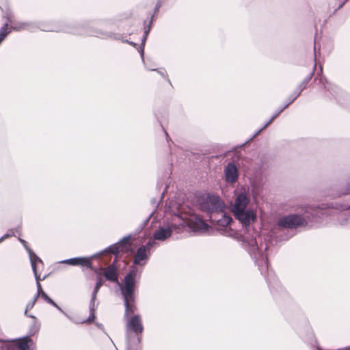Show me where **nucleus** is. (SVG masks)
<instances>
[{
  "mask_svg": "<svg viewBox=\"0 0 350 350\" xmlns=\"http://www.w3.org/2000/svg\"><path fill=\"white\" fill-rule=\"evenodd\" d=\"M234 217L241 224L242 227L247 231L243 235L242 241L244 248L248 252L258 267L261 274L265 275L268 271L267 256L262 252V245L260 247L256 238V232L252 224L256 219V212L252 208H247L239 213H233Z\"/></svg>",
  "mask_w": 350,
  "mask_h": 350,
  "instance_id": "obj_1",
  "label": "nucleus"
},
{
  "mask_svg": "<svg viewBox=\"0 0 350 350\" xmlns=\"http://www.w3.org/2000/svg\"><path fill=\"white\" fill-rule=\"evenodd\" d=\"M199 206L201 210L210 214L209 219L212 223L217 224L218 230L228 237H236L238 233L229 225L232 221L224 211V204L218 196L206 195L199 198Z\"/></svg>",
  "mask_w": 350,
  "mask_h": 350,
  "instance_id": "obj_2",
  "label": "nucleus"
},
{
  "mask_svg": "<svg viewBox=\"0 0 350 350\" xmlns=\"http://www.w3.org/2000/svg\"><path fill=\"white\" fill-rule=\"evenodd\" d=\"M185 226H187L192 231L196 232H204L208 229V225L196 214H190L185 217L174 215L170 221L160 226L155 230L153 239H150L154 242L156 240L165 241L171 237L173 231L179 230Z\"/></svg>",
  "mask_w": 350,
  "mask_h": 350,
  "instance_id": "obj_3",
  "label": "nucleus"
},
{
  "mask_svg": "<svg viewBox=\"0 0 350 350\" xmlns=\"http://www.w3.org/2000/svg\"><path fill=\"white\" fill-rule=\"evenodd\" d=\"M139 278L140 272H138L137 268L132 267L125 275L124 283H118L125 307L124 317L126 319L129 317V315L133 314L136 310L135 288L137 279Z\"/></svg>",
  "mask_w": 350,
  "mask_h": 350,
  "instance_id": "obj_4",
  "label": "nucleus"
},
{
  "mask_svg": "<svg viewBox=\"0 0 350 350\" xmlns=\"http://www.w3.org/2000/svg\"><path fill=\"white\" fill-rule=\"evenodd\" d=\"M144 330L142 318L139 315L128 317L126 323V348L139 349L141 336Z\"/></svg>",
  "mask_w": 350,
  "mask_h": 350,
  "instance_id": "obj_5",
  "label": "nucleus"
},
{
  "mask_svg": "<svg viewBox=\"0 0 350 350\" xmlns=\"http://www.w3.org/2000/svg\"><path fill=\"white\" fill-rule=\"evenodd\" d=\"M319 214L320 211L319 210L309 207L304 213V217L297 215H290L280 218L278 224L279 226L286 228H296L306 225V219L311 223L319 222Z\"/></svg>",
  "mask_w": 350,
  "mask_h": 350,
  "instance_id": "obj_6",
  "label": "nucleus"
},
{
  "mask_svg": "<svg viewBox=\"0 0 350 350\" xmlns=\"http://www.w3.org/2000/svg\"><path fill=\"white\" fill-rule=\"evenodd\" d=\"M154 244H156V242L150 239L146 245L140 246L134 256L133 263L138 265H144L150 255V250Z\"/></svg>",
  "mask_w": 350,
  "mask_h": 350,
  "instance_id": "obj_7",
  "label": "nucleus"
},
{
  "mask_svg": "<svg viewBox=\"0 0 350 350\" xmlns=\"http://www.w3.org/2000/svg\"><path fill=\"white\" fill-rule=\"evenodd\" d=\"M305 89V85H300L299 87L296 88V90L293 94V95L291 96L289 98V101L283 107H282L278 111L275 112L271 119L257 132L256 134L259 133L262 129H265L268 125H269L272 121L276 118L281 112L283 111V110L286 108L291 103H292L301 94V92Z\"/></svg>",
  "mask_w": 350,
  "mask_h": 350,
  "instance_id": "obj_8",
  "label": "nucleus"
},
{
  "mask_svg": "<svg viewBox=\"0 0 350 350\" xmlns=\"http://www.w3.org/2000/svg\"><path fill=\"white\" fill-rule=\"evenodd\" d=\"M250 202V198L245 193H239L235 198L234 202L232 206V212L239 213L240 211H244L247 208Z\"/></svg>",
  "mask_w": 350,
  "mask_h": 350,
  "instance_id": "obj_9",
  "label": "nucleus"
},
{
  "mask_svg": "<svg viewBox=\"0 0 350 350\" xmlns=\"http://www.w3.org/2000/svg\"><path fill=\"white\" fill-rule=\"evenodd\" d=\"M129 237H126L120 240L119 242L113 244L106 248L105 250L101 252V254L104 252H109L113 254H117L119 252L126 251L128 248Z\"/></svg>",
  "mask_w": 350,
  "mask_h": 350,
  "instance_id": "obj_10",
  "label": "nucleus"
},
{
  "mask_svg": "<svg viewBox=\"0 0 350 350\" xmlns=\"http://www.w3.org/2000/svg\"><path fill=\"white\" fill-rule=\"evenodd\" d=\"M61 262L73 266L81 265L83 267H86L88 268L91 267L92 265L90 258L88 257L72 258L62 260Z\"/></svg>",
  "mask_w": 350,
  "mask_h": 350,
  "instance_id": "obj_11",
  "label": "nucleus"
},
{
  "mask_svg": "<svg viewBox=\"0 0 350 350\" xmlns=\"http://www.w3.org/2000/svg\"><path fill=\"white\" fill-rule=\"evenodd\" d=\"M226 180L228 183H234L238 178L237 168L234 163H230L225 169Z\"/></svg>",
  "mask_w": 350,
  "mask_h": 350,
  "instance_id": "obj_12",
  "label": "nucleus"
},
{
  "mask_svg": "<svg viewBox=\"0 0 350 350\" xmlns=\"http://www.w3.org/2000/svg\"><path fill=\"white\" fill-rule=\"evenodd\" d=\"M104 271V275L105 278L111 282H116L118 285V276L116 271V268L113 265H111L107 268L103 269Z\"/></svg>",
  "mask_w": 350,
  "mask_h": 350,
  "instance_id": "obj_13",
  "label": "nucleus"
},
{
  "mask_svg": "<svg viewBox=\"0 0 350 350\" xmlns=\"http://www.w3.org/2000/svg\"><path fill=\"white\" fill-rule=\"evenodd\" d=\"M27 251L29 254L32 269L37 268L40 269V267L43 266L42 260L29 247H27Z\"/></svg>",
  "mask_w": 350,
  "mask_h": 350,
  "instance_id": "obj_14",
  "label": "nucleus"
},
{
  "mask_svg": "<svg viewBox=\"0 0 350 350\" xmlns=\"http://www.w3.org/2000/svg\"><path fill=\"white\" fill-rule=\"evenodd\" d=\"M89 308H90V315H89V317L83 321H81V322H78V321H75L72 319H70L71 321H73L75 323H89V322H91L92 321L94 320L95 319V311L96 310V302L94 301H90V306H89Z\"/></svg>",
  "mask_w": 350,
  "mask_h": 350,
  "instance_id": "obj_15",
  "label": "nucleus"
},
{
  "mask_svg": "<svg viewBox=\"0 0 350 350\" xmlns=\"http://www.w3.org/2000/svg\"><path fill=\"white\" fill-rule=\"evenodd\" d=\"M9 23H12L10 16H8V21L0 29V44L4 40L6 36L11 32V29L8 27Z\"/></svg>",
  "mask_w": 350,
  "mask_h": 350,
  "instance_id": "obj_16",
  "label": "nucleus"
},
{
  "mask_svg": "<svg viewBox=\"0 0 350 350\" xmlns=\"http://www.w3.org/2000/svg\"><path fill=\"white\" fill-rule=\"evenodd\" d=\"M31 342V339L29 338L28 337L18 340L16 342L18 348L16 349L18 350H29V345Z\"/></svg>",
  "mask_w": 350,
  "mask_h": 350,
  "instance_id": "obj_17",
  "label": "nucleus"
},
{
  "mask_svg": "<svg viewBox=\"0 0 350 350\" xmlns=\"http://www.w3.org/2000/svg\"><path fill=\"white\" fill-rule=\"evenodd\" d=\"M10 29L16 31L31 30L33 29V24L31 23H16L11 25Z\"/></svg>",
  "mask_w": 350,
  "mask_h": 350,
  "instance_id": "obj_18",
  "label": "nucleus"
},
{
  "mask_svg": "<svg viewBox=\"0 0 350 350\" xmlns=\"http://www.w3.org/2000/svg\"><path fill=\"white\" fill-rule=\"evenodd\" d=\"M40 297L43 299L48 304L52 305L53 306L55 307L57 310H59L60 312L64 313L69 319H72V318L68 315L66 312L63 311V310L58 306L48 295L45 292L41 293L40 295Z\"/></svg>",
  "mask_w": 350,
  "mask_h": 350,
  "instance_id": "obj_19",
  "label": "nucleus"
},
{
  "mask_svg": "<svg viewBox=\"0 0 350 350\" xmlns=\"http://www.w3.org/2000/svg\"><path fill=\"white\" fill-rule=\"evenodd\" d=\"M102 285H103V280L100 278H99L95 284L94 288L92 293V297H91L90 301L96 302L97 293H98L99 289L100 288V287L102 286Z\"/></svg>",
  "mask_w": 350,
  "mask_h": 350,
  "instance_id": "obj_20",
  "label": "nucleus"
},
{
  "mask_svg": "<svg viewBox=\"0 0 350 350\" xmlns=\"http://www.w3.org/2000/svg\"><path fill=\"white\" fill-rule=\"evenodd\" d=\"M38 28H40L42 31H58L59 29L54 27H49L48 25H44L42 24L39 25Z\"/></svg>",
  "mask_w": 350,
  "mask_h": 350,
  "instance_id": "obj_21",
  "label": "nucleus"
},
{
  "mask_svg": "<svg viewBox=\"0 0 350 350\" xmlns=\"http://www.w3.org/2000/svg\"><path fill=\"white\" fill-rule=\"evenodd\" d=\"M66 31L68 33H71L87 34V35H90V36H100L98 33H92L91 32L83 33L81 30H76V29H73L66 30Z\"/></svg>",
  "mask_w": 350,
  "mask_h": 350,
  "instance_id": "obj_22",
  "label": "nucleus"
},
{
  "mask_svg": "<svg viewBox=\"0 0 350 350\" xmlns=\"http://www.w3.org/2000/svg\"><path fill=\"white\" fill-rule=\"evenodd\" d=\"M148 31H149V30H146V31H145V32H144V38H143V39H142V46H144V44H145V42H146V38H147L148 34ZM139 52H140V54H141V56H142V60L144 61V46H142V47L141 48V50H140V51H139Z\"/></svg>",
  "mask_w": 350,
  "mask_h": 350,
  "instance_id": "obj_23",
  "label": "nucleus"
},
{
  "mask_svg": "<svg viewBox=\"0 0 350 350\" xmlns=\"http://www.w3.org/2000/svg\"><path fill=\"white\" fill-rule=\"evenodd\" d=\"M14 234V232L13 229L8 230V232L4 235L0 237V243L4 241L5 239L13 236Z\"/></svg>",
  "mask_w": 350,
  "mask_h": 350,
  "instance_id": "obj_24",
  "label": "nucleus"
},
{
  "mask_svg": "<svg viewBox=\"0 0 350 350\" xmlns=\"http://www.w3.org/2000/svg\"><path fill=\"white\" fill-rule=\"evenodd\" d=\"M32 270H33V272L34 275H35V279L36 280V284L40 283V280L41 279H40V274H38L39 269H38L37 268H33V269H32Z\"/></svg>",
  "mask_w": 350,
  "mask_h": 350,
  "instance_id": "obj_25",
  "label": "nucleus"
},
{
  "mask_svg": "<svg viewBox=\"0 0 350 350\" xmlns=\"http://www.w3.org/2000/svg\"><path fill=\"white\" fill-rule=\"evenodd\" d=\"M36 286H37V293L34 297L36 299H38L40 297V295L41 294V293H42L44 291L42 288V286H41L40 283L36 284Z\"/></svg>",
  "mask_w": 350,
  "mask_h": 350,
  "instance_id": "obj_26",
  "label": "nucleus"
},
{
  "mask_svg": "<svg viewBox=\"0 0 350 350\" xmlns=\"http://www.w3.org/2000/svg\"><path fill=\"white\" fill-rule=\"evenodd\" d=\"M36 300H37V299H36L34 297L31 302H29V304H27V307H26L25 313H27V310L31 309L33 307Z\"/></svg>",
  "mask_w": 350,
  "mask_h": 350,
  "instance_id": "obj_27",
  "label": "nucleus"
},
{
  "mask_svg": "<svg viewBox=\"0 0 350 350\" xmlns=\"http://www.w3.org/2000/svg\"><path fill=\"white\" fill-rule=\"evenodd\" d=\"M311 76H312V74H310V76L308 77V79H306L305 81H304L303 82H301V83L298 85V87H299L300 85H305V87H306V85H307V83H308V81L310 79Z\"/></svg>",
  "mask_w": 350,
  "mask_h": 350,
  "instance_id": "obj_28",
  "label": "nucleus"
},
{
  "mask_svg": "<svg viewBox=\"0 0 350 350\" xmlns=\"http://www.w3.org/2000/svg\"><path fill=\"white\" fill-rule=\"evenodd\" d=\"M350 193V180H349V182L348 183L347 187L345 191L343 193V194H347V193Z\"/></svg>",
  "mask_w": 350,
  "mask_h": 350,
  "instance_id": "obj_29",
  "label": "nucleus"
},
{
  "mask_svg": "<svg viewBox=\"0 0 350 350\" xmlns=\"http://www.w3.org/2000/svg\"><path fill=\"white\" fill-rule=\"evenodd\" d=\"M161 76H163V77H165V73H164V71H161V70H158L157 71Z\"/></svg>",
  "mask_w": 350,
  "mask_h": 350,
  "instance_id": "obj_30",
  "label": "nucleus"
},
{
  "mask_svg": "<svg viewBox=\"0 0 350 350\" xmlns=\"http://www.w3.org/2000/svg\"><path fill=\"white\" fill-rule=\"evenodd\" d=\"M18 240H19V241H20L23 245H25V242H26V241H25V240H23V239H21V238H19V239H18Z\"/></svg>",
  "mask_w": 350,
  "mask_h": 350,
  "instance_id": "obj_31",
  "label": "nucleus"
},
{
  "mask_svg": "<svg viewBox=\"0 0 350 350\" xmlns=\"http://www.w3.org/2000/svg\"><path fill=\"white\" fill-rule=\"evenodd\" d=\"M126 350H139V349H132V348H126Z\"/></svg>",
  "mask_w": 350,
  "mask_h": 350,
  "instance_id": "obj_32",
  "label": "nucleus"
},
{
  "mask_svg": "<svg viewBox=\"0 0 350 350\" xmlns=\"http://www.w3.org/2000/svg\"><path fill=\"white\" fill-rule=\"evenodd\" d=\"M129 43L130 44L133 45V46H135V45H136V44H135V43H134V42H129Z\"/></svg>",
  "mask_w": 350,
  "mask_h": 350,
  "instance_id": "obj_33",
  "label": "nucleus"
},
{
  "mask_svg": "<svg viewBox=\"0 0 350 350\" xmlns=\"http://www.w3.org/2000/svg\"><path fill=\"white\" fill-rule=\"evenodd\" d=\"M327 213H325V212H321V215H327Z\"/></svg>",
  "mask_w": 350,
  "mask_h": 350,
  "instance_id": "obj_34",
  "label": "nucleus"
},
{
  "mask_svg": "<svg viewBox=\"0 0 350 350\" xmlns=\"http://www.w3.org/2000/svg\"><path fill=\"white\" fill-rule=\"evenodd\" d=\"M23 246L25 247V248L27 250V247H29L27 245V242H25V245H23Z\"/></svg>",
  "mask_w": 350,
  "mask_h": 350,
  "instance_id": "obj_35",
  "label": "nucleus"
},
{
  "mask_svg": "<svg viewBox=\"0 0 350 350\" xmlns=\"http://www.w3.org/2000/svg\"><path fill=\"white\" fill-rule=\"evenodd\" d=\"M97 326H98V327H100V328L102 327V325L98 324V323H97Z\"/></svg>",
  "mask_w": 350,
  "mask_h": 350,
  "instance_id": "obj_36",
  "label": "nucleus"
},
{
  "mask_svg": "<svg viewBox=\"0 0 350 350\" xmlns=\"http://www.w3.org/2000/svg\"><path fill=\"white\" fill-rule=\"evenodd\" d=\"M339 216H340V217H342V216H343V214L340 213V214L339 215Z\"/></svg>",
  "mask_w": 350,
  "mask_h": 350,
  "instance_id": "obj_37",
  "label": "nucleus"
},
{
  "mask_svg": "<svg viewBox=\"0 0 350 350\" xmlns=\"http://www.w3.org/2000/svg\"><path fill=\"white\" fill-rule=\"evenodd\" d=\"M150 70H153V71L157 70H156V69H154V68H152V69H150Z\"/></svg>",
  "mask_w": 350,
  "mask_h": 350,
  "instance_id": "obj_38",
  "label": "nucleus"
},
{
  "mask_svg": "<svg viewBox=\"0 0 350 350\" xmlns=\"http://www.w3.org/2000/svg\"><path fill=\"white\" fill-rule=\"evenodd\" d=\"M10 350H18V349H16V348H14V349H12Z\"/></svg>",
  "mask_w": 350,
  "mask_h": 350,
  "instance_id": "obj_39",
  "label": "nucleus"
},
{
  "mask_svg": "<svg viewBox=\"0 0 350 350\" xmlns=\"http://www.w3.org/2000/svg\"><path fill=\"white\" fill-rule=\"evenodd\" d=\"M317 350H322L321 348L318 347Z\"/></svg>",
  "mask_w": 350,
  "mask_h": 350,
  "instance_id": "obj_40",
  "label": "nucleus"
}]
</instances>
